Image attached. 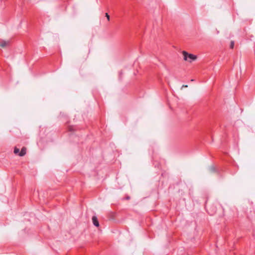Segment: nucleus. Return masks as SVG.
<instances>
[{
    "instance_id": "nucleus-1",
    "label": "nucleus",
    "mask_w": 255,
    "mask_h": 255,
    "mask_svg": "<svg viewBox=\"0 0 255 255\" xmlns=\"http://www.w3.org/2000/svg\"><path fill=\"white\" fill-rule=\"evenodd\" d=\"M182 54L183 55V59L185 61H187L190 63L196 60L197 58L196 55L192 54H189L185 51H182Z\"/></svg>"
},
{
    "instance_id": "nucleus-2",
    "label": "nucleus",
    "mask_w": 255,
    "mask_h": 255,
    "mask_svg": "<svg viewBox=\"0 0 255 255\" xmlns=\"http://www.w3.org/2000/svg\"><path fill=\"white\" fill-rule=\"evenodd\" d=\"M14 153L15 154H18L19 156H23L26 154V148L25 147H23L21 151L19 152V149L16 147H15L14 148Z\"/></svg>"
},
{
    "instance_id": "nucleus-3",
    "label": "nucleus",
    "mask_w": 255,
    "mask_h": 255,
    "mask_svg": "<svg viewBox=\"0 0 255 255\" xmlns=\"http://www.w3.org/2000/svg\"><path fill=\"white\" fill-rule=\"evenodd\" d=\"M92 220L93 225L96 227H98L99 226V223L97 217L96 216H93L92 217Z\"/></svg>"
},
{
    "instance_id": "nucleus-4",
    "label": "nucleus",
    "mask_w": 255,
    "mask_h": 255,
    "mask_svg": "<svg viewBox=\"0 0 255 255\" xmlns=\"http://www.w3.org/2000/svg\"><path fill=\"white\" fill-rule=\"evenodd\" d=\"M9 41L1 40L0 41V46L2 47H5L9 45Z\"/></svg>"
},
{
    "instance_id": "nucleus-5",
    "label": "nucleus",
    "mask_w": 255,
    "mask_h": 255,
    "mask_svg": "<svg viewBox=\"0 0 255 255\" xmlns=\"http://www.w3.org/2000/svg\"><path fill=\"white\" fill-rule=\"evenodd\" d=\"M123 71H120L119 72V78L120 80H121L122 79V76L123 75Z\"/></svg>"
},
{
    "instance_id": "nucleus-6",
    "label": "nucleus",
    "mask_w": 255,
    "mask_h": 255,
    "mask_svg": "<svg viewBox=\"0 0 255 255\" xmlns=\"http://www.w3.org/2000/svg\"><path fill=\"white\" fill-rule=\"evenodd\" d=\"M209 170L211 172H214L215 171V168L214 166H211L209 168Z\"/></svg>"
},
{
    "instance_id": "nucleus-7",
    "label": "nucleus",
    "mask_w": 255,
    "mask_h": 255,
    "mask_svg": "<svg viewBox=\"0 0 255 255\" xmlns=\"http://www.w3.org/2000/svg\"><path fill=\"white\" fill-rule=\"evenodd\" d=\"M230 48L233 49L234 47V42L233 41H232L230 43Z\"/></svg>"
},
{
    "instance_id": "nucleus-8",
    "label": "nucleus",
    "mask_w": 255,
    "mask_h": 255,
    "mask_svg": "<svg viewBox=\"0 0 255 255\" xmlns=\"http://www.w3.org/2000/svg\"><path fill=\"white\" fill-rule=\"evenodd\" d=\"M106 17H107V19H108V20H110V15L108 14V13H106Z\"/></svg>"
},
{
    "instance_id": "nucleus-9",
    "label": "nucleus",
    "mask_w": 255,
    "mask_h": 255,
    "mask_svg": "<svg viewBox=\"0 0 255 255\" xmlns=\"http://www.w3.org/2000/svg\"><path fill=\"white\" fill-rule=\"evenodd\" d=\"M69 130L70 131H73V130H74V127H69Z\"/></svg>"
},
{
    "instance_id": "nucleus-10",
    "label": "nucleus",
    "mask_w": 255,
    "mask_h": 255,
    "mask_svg": "<svg viewBox=\"0 0 255 255\" xmlns=\"http://www.w3.org/2000/svg\"><path fill=\"white\" fill-rule=\"evenodd\" d=\"M187 87H188V85H183L181 87V89H182L183 88H187Z\"/></svg>"
},
{
    "instance_id": "nucleus-11",
    "label": "nucleus",
    "mask_w": 255,
    "mask_h": 255,
    "mask_svg": "<svg viewBox=\"0 0 255 255\" xmlns=\"http://www.w3.org/2000/svg\"><path fill=\"white\" fill-rule=\"evenodd\" d=\"M129 198H130V197H129V196H127V197H126V199H129Z\"/></svg>"
}]
</instances>
